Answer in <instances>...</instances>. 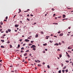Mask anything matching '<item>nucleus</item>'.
<instances>
[{
  "instance_id": "1",
  "label": "nucleus",
  "mask_w": 73,
  "mask_h": 73,
  "mask_svg": "<svg viewBox=\"0 0 73 73\" xmlns=\"http://www.w3.org/2000/svg\"><path fill=\"white\" fill-rule=\"evenodd\" d=\"M31 48H33V50H36V48H36V46H35V45H33L31 47Z\"/></svg>"
},
{
  "instance_id": "2",
  "label": "nucleus",
  "mask_w": 73,
  "mask_h": 73,
  "mask_svg": "<svg viewBox=\"0 0 73 73\" xmlns=\"http://www.w3.org/2000/svg\"><path fill=\"white\" fill-rule=\"evenodd\" d=\"M25 41L26 42H29V40L28 39H25Z\"/></svg>"
},
{
  "instance_id": "3",
  "label": "nucleus",
  "mask_w": 73,
  "mask_h": 73,
  "mask_svg": "<svg viewBox=\"0 0 73 73\" xmlns=\"http://www.w3.org/2000/svg\"><path fill=\"white\" fill-rule=\"evenodd\" d=\"M38 37V34H36L35 35V37H36V38H37Z\"/></svg>"
},
{
  "instance_id": "4",
  "label": "nucleus",
  "mask_w": 73,
  "mask_h": 73,
  "mask_svg": "<svg viewBox=\"0 0 73 73\" xmlns=\"http://www.w3.org/2000/svg\"><path fill=\"white\" fill-rule=\"evenodd\" d=\"M54 45L55 46H56V45H58V46L59 45V44H58V43H55L54 44Z\"/></svg>"
},
{
  "instance_id": "5",
  "label": "nucleus",
  "mask_w": 73,
  "mask_h": 73,
  "mask_svg": "<svg viewBox=\"0 0 73 73\" xmlns=\"http://www.w3.org/2000/svg\"><path fill=\"white\" fill-rule=\"evenodd\" d=\"M68 49H72V48L70 47V46H69L68 48Z\"/></svg>"
},
{
  "instance_id": "6",
  "label": "nucleus",
  "mask_w": 73,
  "mask_h": 73,
  "mask_svg": "<svg viewBox=\"0 0 73 73\" xmlns=\"http://www.w3.org/2000/svg\"><path fill=\"white\" fill-rule=\"evenodd\" d=\"M43 46H46V45H47V43H45L44 44H43Z\"/></svg>"
},
{
  "instance_id": "7",
  "label": "nucleus",
  "mask_w": 73,
  "mask_h": 73,
  "mask_svg": "<svg viewBox=\"0 0 73 73\" xmlns=\"http://www.w3.org/2000/svg\"><path fill=\"white\" fill-rule=\"evenodd\" d=\"M15 27H16V28H17V27H19V25H15Z\"/></svg>"
},
{
  "instance_id": "8",
  "label": "nucleus",
  "mask_w": 73,
  "mask_h": 73,
  "mask_svg": "<svg viewBox=\"0 0 73 73\" xmlns=\"http://www.w3.org/2000/svg\"><path fill=\"white\" fill-rule=\"evenodd\" d=\"M56 18H58V19L60 18H61V16H60V17H55V19H56Z\"/></svg>"
},
{
  "instance_id": "9",
  "label": "nucleus",
  "mask_w": 73,
  "mask_h": 73,
  "mask_svg": "<svg viewBox=\"0 0 73 73\" xmlns=\"http://www.w3.org/2000/svg\"><path fill=\"white\" fill-rule=\"evenodd\" d=\"M8 31L9 32H10L11 31V29H8Z\"/></svg>"
},
{
  "instance_id": "10",
  "label": "nucleus",
  "mask_w": 73,
  "mask_h": 73,
  "mask_svg": "<svg viewBox=\"0 0 73 73\" xmlns=\"http://www.w3.org/2000/svg\"><path fill=\"white\" fill-rule=\"evenodd\" d=\"M9 46H10V48H12V45L11 44H10Z\"/></svg>"
},
{
  "instance_id": "11",
  "label": "nucleus",
  "mask_w": 73,
  "mask_h": 73,
  "mask_svg": "<svg viewBox=\"0 0 73 73\" xmlns=\"http://www.w3.org/2000/svg\"><path fill=\"white\" fill-rule=\"evenodd\" d=\"M38 66L39 67H40V66H41V65L38 64Z\"/></svg>"
},
{
  "instance_id": "12",
  "label": "nucleus",
  "mask_w": 73,
  "mask_h": 73,
  "mask_svg": "<svg viewBox=\"0 0 73 73\" xmlns=\"http://www.w3.org/2000/svg\"><path fill=\"white\" fill-rule=\"evenodd\" d=\"M27 53H25V54H24V56H26L27 55Z\"/></svg>"
},
{
  "instance_id": "13",
  "label": "nucleus",
  "mask_w": 73,
  "mask_h": 73,
  "mask_svg": "<svg viewBox=\"0 0 73 73\" xmlns=\"http://www.w3.org/2000/svg\"><path fill=\"white\" fill-rule=\"evenodd\" d=\"M63 33H62V34H60V35L59 36H63Z\"/></svg>"
},
{
  "instance_id": "14",
  "label": "nucleus",
  "mask_w": 73,
  "mask_h": 73,
  "mask_svg": "<svg viewBox=\"0 0 73 73\" xmlns=\"http://www.w3.org/2000/svg\"><path fill=\"white\" fill-rule=\"evenodd\" d=\"M63 18H65V15H63Z\"/></svg>"
},
{
  "instance_id": "15",
  "label": "nucleus",
  "mask_w": 73,
  "mask_h": 73,
  "mask_svg": "<svg viewBox=\"0 0 73 73\" xmlns=\"http://www.w3.org/2000/svg\"><path fill=\"white\" fill-rule=\"evenodd\" d=\"M0 24H1V25H3V22L1 21V22L0 23Z\"/></svg>"
},
{
  "instance_id": "16",
  "label": "nucleus",
  "mask_w": 73,
  "mask_h": 73,
  "mask_svg": "<svg viewBox=\"0 0 73 73\" xmlns=\"http://www.w3.org/2000/svg\"><path fill=\"white\" fill-rule=\"evenodd\" d=\"M47 68H49V69L50 68V66H49V65H47Z\"/></svg>"
},
{
  "instance_id": "17",
  "label": "nucleus",
  "mask_w": 73,
  "mask_h": 73,
  "mask_svg": "<svg viewBox=\"0 0 73 73\" xmlns=\"http://www.w3.org/2000/svg\"><path fill=\"white\" fill-rule=\"evenodd\" d=\"M1 48H5V47H4V46H1Z\"/></svg>"
},
{
  "instance_id": "18",
  "label": "nucleus",
  "mask_w": 73,
  "mask_h": 73,
  "mask_svg": "<svg viewBox=\"0 0 73 73\" xmlns=\"http://www.w3.org/2000/svg\"><path fill=\"white\" fill-rule=\"evenodd\" d=\"M20 46V45L18 44V49H19V47Z\"/></svg>"
},
{
  "instance_id": "19",
  "label": "nucleus",
  "mask_w": 73,
  "mask_h": 73,
  "mask_svg": "<svg viewBox=\"0 0 73 73\" xmlns=\"http://www.w3.org/2000/svg\"><path fill=\"white\" fill-rule=\"evenodd\" d=\"M60 56H59V58H61V57H62V55L60 54V55H59Z\"/></svg>"
},
{
  "instance_id": "20",
  "label": "nucleus",
  "mask_w": 73,
  "mask_h": 73,
  "mask_svg": "<svg viewBox=\"0 0 73 73\" xmlns=\"http://www.w3.org/2000/svg\"><path fill=\"white\" fill-rule=\"evenodd\" d=\"M66 66H65L64 68H63V69H66Z\"/></svg>"
},
{
  "instance_id": "21",
  "label": "nucleus",
  "mask_w": 73,
  "mask_h": 73,
  "mask_svg": "<svg viewBox=\"0 0 73 73\" xmlns=\"http://www.w3.org/2000/svg\"><path fill=\"white\" fill-rule=\"evenodd\" d=\"M40 32L41 33V34H44V32H43V31H41Z\"/></svg>"
},
{
  "instance_id": "22",
  "label": "nucleus",
  "mask_w": 73,
  "mask_h": 73,
  "mask_svg": "<svg viewBox=\"0 0 73 73\" xmlns=\"http://www.w3.org/2000/svg\"><path fill=\"white\" fill-rule=\"evenodd\" d=\"M1 41L2 42H4V40H1Z\"/></svg>"
},
{
  "instance_id": "23",
  "label": "nucleus",
  "mask_w": 73,
  "mask_h": 73,
  "mask_svg": "<svg viewBox=\"0 0 73 73\" xmlns=\"http://www.w3.org/2000/svg\"><path fill=\"white\" fill-rule=\"evenodd\" d=\"M49 42H50L51 43H52V42H53V41L50 40Z\"/></svg>"
},
{
  "instance_id": "24",
  "label": "nucleus",
  "mask_w": 73,
  "mask_h": 73,
  "mask_svg": "<svg viewBox=\"0 0 73 73\" xmlns=\"http://www.w3.org/2000/svg\"><path fill=\"white\" fill-rule=\"evenodd\" d=\"M58 73H61V70H60L58 71Z\"/></svg>"
},
{
  "instance_id": "25",
  "label": "nucleus",
  "mask_w": 73,
  "mask_h": 73,
  "mask_svg": "<svg viewBox=\"0 0 73 73\" xmlns=\"http://www.w3.org/2000/svg\"><path fill=\"white\" fill-rule=\"evenodd\" d=\"M21 50H24V47H22L21 48Z\"/></svg>"
},
{
  "instance_id": "26",
  "label": "nucleus",
  "mask_w": 73,
  "mask_h": 73,
  "mask_svg": "<svg viewBox=\"0 0 73 73\" xmlns=\"http://www.w3.org/2000/svg\"><path fill=\"white\" fill-rule=\"evenodd\" d=\"M19 12H21V9H19Z\"/></svg>"
},
{
  "instance_id": "27",
  "label": "nucleus",
  "mask_w": 73,
  "mask_h": 73,
  "mask_svg": "<svg viewBox=\"0 0 73 73\" xmlns=\"http://www.w3.org/2000/svg\"><path fill=\"white\" fill-rule=\"evenodd\" d=\"M66 62H68V63H69V61L68 60H66Z\"/></svg>"
},
{
  "instance_id": "28",
  "label": "nucleus",
  "mask_w": 73,
  "mask_h": 73,
  "mask_svg": "<svg viewBox=\"0 0 73 73\" xmlns=\"http://www.w3.org/2000/svg\"><path fill=\"white\" fill-rule=\"evenodd\" d=\"M29 46H31V45H32V44L30 43L29 44Z\"/></svg>"
},
{
  "instance_id": "29",
  "label": "nucleus",
  "mask_w": 73,
  "mask_h": 73,
  "mask_svg": "<svg viewBox=\"0 0 73 73\" xmlns=\"http://www.w3.org/2000/svg\"><path fill=\"white\" fill-rule=\"evenodd\" d=\"M59 45H61V44H61V43L59 42Z\"/></svg>"
},
{
  "instance_id": "30",
  "label": "nucleus",
  "mask_w": 73,
  "mask_h": 73,
  "mask_svg": "<svg viewBox=\"0 0 73 73\" xmlns=\"http://www.w3.org/2000/svg\"><path fill=\"white\" fill-rule=\"evenodd\" d=\"M33 42H34V41H31V43H32V44H33Z\"/></svg>"
},
{
  "instance_id": "31",
  "label": "nucleus",
  "mask_w": 73,
  "mask_h": 73,
  "mask_svg": "<svg viewBox=\"0 0 73 73\" xmlns=\"http://www.w3.org/2000/svg\"><path fill=\"white\" fill-rule=\"evenodd\" d=\"M29 52V50H27L26 51V52Z\"/></svg>"
},
{
  "instance_id": "32",
  "label": "nucleus",
  "mask_w": 73,
  "mask_h": 73,
  "mask_svg": "<svg viewBox=\"0 0 73 73\" xmlns=\"http://www.w3.org/2000/svg\"><path fill=\"white\" fill-rule=\"evenodd\" d=\"M1 38H4V36H3L2 37H1Z\"/></svg>"
},
{
  "instance_id": "33",
  "label": "nucleus",
  "mask_w": 73,
  "mask_h": 73,
  "mask_svg": "<svg viewBox=\"0 0 73 73\" xmlns=\"http://www.w3.org/2000/svg\"><path fill=\"white\" fill-rule=\"evenodd\" d=\"M66 73H67V72H68V70H66Z\"/></svg>"
},
{
  "instance_id": "34",
  "label": "nucleus",
  "mask_w": 73,
  "mask_h": 73,
  "mask_svg": "<svg viewBox=\"0 0 73 73\" xmlns=\"http://www.w3.org/2000/svg\"><path fill=\"white\" fill-rule=\"evenodd\" d=\"M52 11H54V9L52 8Z\"/></svg>"
},
{
  "instance_id": "35",
  "label": "nucleus",
  "mask_w": 73,
  "mask_h": 73,
  "mask_svg": "<svg viewBox=\"0 0 73 73\" xmlns=\"http://www.w3.org/2000/svg\"><path fill=\"white\" fill-rule=\"evenodd\" d=\"M6 33H8V31H6Z\"/></svg>"
},
{
  "instance_id": "36",
  "label": "nucleus",
  "mask_w": 73,
  "mask_h": 73,
  "mask_svg": "<svg viewBox=\"0 0 73 73\" xmlns=\"http://www.w3.org/2000/svg\"><path fill=\"white\" fill-rule=\"evenodd\" d=\"M62 71V72L63 73H64V72H65V70H63Z\"/></svg>"
},
{
  "instance_id": "37",
  "label": "nucleus",
  "mask_w": 73,
  "mask_h": 73,
  "mask_svg": "<svg viewBox=\"0 0 73 73\" xmlns=\"http://www.w3.org/2000/svg\"><path fill=\"white\" fill-rule=\"evenodd\" d=\"M4 21H6V22H7V19H5L4 20Z\"/></svg>"
},
{
  "instance_id": "38",
  "label": "nucleus",
  "mask_w": 73,
  "mask_h": 73,
  "mask_svg": "<svg viewBox=\"0 0 73 73\" xmlns=\"http://www.w3.org/2000/svg\"><path fill=\"white\" fill-rule=\"evenodd\" d=\"M21 53H23V52H24V51H23V50H21Z\"/></svg>"
},
{
  "instance_id": "39",
  "label": "nucleus",
  "mask_w": 73,
  "mask_h": 73,
  "mask_svg": "<svg viewBox=\"0 0 73 73\" xmlns=\"http://www.w3.org/2000/svg\"><path fill=\"white\" fill-rule=\"evenodd\" d=\"M37 61H38V62H40V61L38 60H37Z\"/></svg>"
},
{
  "instance_id": "40",
  "label": "nucleus",
  "mask_w": 73,
  "mask_h": 73,
  "mask_svg": "<svg viewBox=\"0 0 73 73\" xmlns=\"http://www.w3.org/2000/svg\"><path fill=\"white\" fill-rule=\"evenodd\" d=\"M13 67V66L12 65H11L10 66V67Z\"/></svg>"
},
{
  "instance_id": "41",
  "label": "nucleus",
  "mask_w": 73,
  "mask_h": 73,
  "mask_svg": "<svg viewBox=\"0 0 73 73\" xmlns=\"http://www.w3.org/2000/svg\"><path fill=\"white\" fill-rule=\"evenodd\" d=\"M27 20H28V21H30V20H29V19H27Z\"/></svg>"
},
{
  "instance_id": "42",
  "label": "nucleus",
  "mask_w": 73,
  "mask_h": 73,
  "mask_svg": "<svg viewBox=\"0 0 73 73\" xmlns=\"http://www.w3.org/2000/svg\"><path fill=\"white\" fill-rule=\"evenodd\" d=\"M43 52L44 53H45V50H44Z\"/></svg>"
},
{
  "instance_id": "43",
  "label": "nucleus",
  "mask_w": 73,
  "mask_h": 73,
  "mask_svg": "<svg viewBox=\"0 0 73 73\" xmlns=\"http://www.w3.org/2000/svg\"><path fill=\"white\" fill-rule=\"evenodd\" d=\"M7 44H9V43H10V42L9 41H8V42H7Z\"/></svg>"
},
{
  "instance_id": "44",
  "label": "nucleus",
  "mask_w": 73,
  "mask_h": 73,
  "mask_svg": "<svg viewBox=\"0 0 73 73\" xmlns=\"http://www.w3.org/2000/svg\"><path fill=\"white\" fill-rule=\"evenodd\" d=\"M2 65V64H0V68H1V66Z\"/></svg>"
},
{
  "instance_id": "45",
  "label": "nucleus",
  "mask_w": 73,
  "mask_h": 73,
  "mask_svg": "<svg viewBox=\"0 0 73 73\" xmlns=\"http://www.w3.org/2000/svg\"><path fill=\"white\" fill-rule=\"evenodd\" d=\"M3 31L2 29H0V32H1V31Z\"/></svg>"
},
{
  "instance_id": "46",
  "label": "nucleus",
  "mask_w": 73,
  "mask_h": 73,
  "mask_svg": "<svg viewBox=\"0 0 73 73\" xmlns=\"http://www.w3.org/2000/svg\"><path fill=\"white\" fill-rule=\"evenodd\" d=\"M56 14H54V15H53V17H54V16H55Z\"/></svg>"
},
{
  "instance_id": "47",
  "label": "nucleus",
  "mask_w": 73,
  "mask_h": 73,
  "mask_svg": "<svg viewBox=\"0 0 73 73\" xmlns=\"http://www.w3.org/2000/svg\"><path fill=\"white\" fill-rule=\"evenodd\" d=\"M68 52H69V53H72V52L71 51H68Z\"/></svg>"
},
{
  "instance_id": "48",
  "label": "nucleus",
  "mask_w": 73,
  "mask_h": 73,
  "mask_svg": "<svg viewBox=\"0 0 73 73\" xmlns=\"http://www.w3.org/2000/svg\"><path fill=\"white\" fill-rule=\"evenodd\" d=\"M24 61H25V60L24 59H23L22 62H24Z\"/></svg>"
},
{
  "instance_id": "49",
  "label": "nucleus",
  "mask_w": 73,
  "mask_h": 73,
  "mask_svg": "<svg viewBox=\"0 0 73 73\" xmlns=\"http://www.w3.org/2000/svg\"><path fill=\"white\" fill-rule=\"evenodd\" d=\"M22 40H23V39H20L19 40L20 41H22Z\"/></svg>"
},
{
  "instance_id": "50",
  "label": "nucleus",
  "mask_w": 73,
  "mask_h": 73,
  "mask_svg": "<svg viewBox=\"0 0 73 73\" xmlns=\"http://www.w3.org/2000/svg\"><path fill=\"white\" fill-rule=\"evenodd\" d=\"M31 38L28 37V38L27 39H31Z\"/></svg>"
},
{
  "instance_id": "51",
  "label": "nucleus",
  "mask_w": 73,
  "mask_h": 73,
  "mask_svg": "<svg viewBox=\"0 0 73 73\" xmlns=\"http://www.w3.org/2000/svg\"><path fill=\"white\" fill-rule=\"evenodd\" d=\"M60 32H61L59 31V32H58V33H60Z\"/></svg>"
},
{
  "instance_id": "52",
  "label": "nucleus",
  "mask_w": 73,
  "mask_h": 73,
  "mask_svg": "<svg viewBox=\"0 0 73 73\" xmlns=\"http://www.w3.org/2000/svg\"><path fill=\"white\" fill-rule=\"evenodd\" d=\"M69 35H70V34H67V36H69Z\"/></svg>"
},
{
  "instance_id": "53",
  "label": "nucleus",
  "mask_w": 73,
  "mask_h": 73,
  "mask_svg": "<svg viewBox=\"0 0 73 73\" xmlns=\"http://www.w3.org/2000/svg\"><path fill=\"white\" fill-rule=\"evenodd\" d=\"M45 51H48V50H47V49H45Z\"/></svg>"
},
{
  "instance_id": "54",
  "label": "nucleus",
  "mask_w": 73,
  "mask_h": 73,
  "mask_svg": "<svg viewBox=\"0 0 73 73\" xmlns=\"http://www.w3.org/2000/svg\"><path fill=\"white\" fill-rule=\"evenodd\" d=\"M57 50L58 51H60V49H58Z\"/></svg>"
},
{
  "instance_id": "55",
  "label": "nucleus",
  "mask_w": 73,
  "mask_h": 73,
  "mask_svg": "<svg viewBox=\"0 0 73 73\" xmlns=\"http://www.w3.org/2000/svg\"><path fill=\"white\" fill-rule=\"evenodd\" d=\"M25 45H26V44H23V46H25Z\"/></svg>"
},
{
  "instance_id": "56",
  "label": "nucleus",
  "mask_w": 73,
  "mask_h": 73,
  "mask_svg": "<svg viewBox=\"0 0 73 73\" xmlns=\"http://www.w3.org/2000/svg\"><path fill=\"white\" fill-rule=\"evenodd\" d=\"M71 9V8H67L68 9Z\"/></svg>"
},
{
  "instance_id": "57",
  "label": "nucleus",
  "mask_w": 73,
  "mask_h": 73,
  "mask_svg": "<svg viewBox=\"0 0 73 73\" xmlns=\"http://www.w3.org/2000/svg\"><path fill=\"white\" fill-rule=\"evenodd\" d=\"M45 64V63H44V62H43V63H42L43 65H44V64Z\"/></svg>"
},
{
  "instance_id": "58",
  "label": "nucleus",
  "mask_w": 73,
  "mask_h": 73,
  "mask_svg": "<svg viewBox=\"0 0 73 73\" xmlns=\"http://www.w3.org/2000/svg\"><path fill=\"white\" fill-rule=\"evenodd\" d=\"M35 24H36V23H34L33 24V25H35Z\"/></svg>"
},
{
  "instance_id": "59",
  "label": "nucleus",
  "mask_w": 73,
  "mask_h": 73,
  "mask_svg": "<svg viewBox=\"0 0 73 73\" xmlns=\"http://www.w3.org/2000/svg\"><path fill=\"white\" fill-rule=\"evenodd\" d=\"M54 37H57L56 36H54Z\"/></svg>"
},
{
  "instance_id": "60",
  "label": "nucleus",
  "mask_w": 73,
  "mask_h": 73,
  "mask_svg": "<svg viewBox=\"0 0 73 73\" xmlns=\"http://www.w3.org/2000/svg\"><path fill=\"white\" fill-rule=\"evenodd\" d=\"M2 61H3V60H0V62H2Z\"/></svg>"
},
{
  "instance_id": "61",
  "label": "nucleus",
  "mask_w": 73,
  "mask_h": 73,
  "mask_svg": "<svg viewBox=\"0 0 73 73\" xmlns=\"http://www.w3.org/2000/svg\"><path fill=\"white\" fill-rule=\"evenodd\" d=\"M15 32H17V30H15Z\"/></svg>"
},
{
  "instance_id": "62",
  "label": "nucleus",
  "mask_w": 73,
  "mask_h": 73,
  "mask_svg": "<svg viewBox=\"0 0 73 73\" xmlns=\"http://www.w3.org/2000/svg\"><path fill=\"white\" fill-rule=\"evenodd\" d=\"M68 29H70V27H68Z\"/></svg>"
},
{
  "instance_id": "63",
  "label": "nucleus",
  "mask_w": 73,
  "mask_h": 73,
  "mask_svg": "<svg viewBox=\"0 0 73 73\" xmlns=\"http://www.w3.org/2000/svg\"><path fill=\"white\" fill-rule=\"evenodd\" d=\"M6 36V35H5V34H4V35H3V36Z\"/></svg>"
},
{
  "instance_id": "64",
  "label": "nucleus",
  "mask_w": 73,
  "mask_h": 73,
  "mask_svg": "<svg viewBox=\"0 0 73 73\" xmlns=\"http://www.w3.org/2000/svg\"><path fill=\"white\" fill-rule=\"evenodd\" d=\"M61 64H62V66H63V64L62 63Z\"/></svg>"
}]
</instances>
